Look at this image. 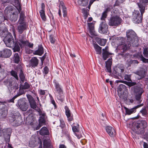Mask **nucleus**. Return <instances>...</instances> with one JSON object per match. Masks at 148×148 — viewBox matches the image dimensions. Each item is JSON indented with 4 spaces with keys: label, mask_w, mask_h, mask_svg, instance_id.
I'll use <instances>...</instances> for the list:
<instances>
[{
    "label": "nucleus",
    "mask_w": 148,
    "mask_h": 148,
    "mask_svg": "<svg viewBox=\"0 0 148 148\" xmlns=\"http://www.w3.org/2000/svg\"><path fill=\"white\" fill-rule=\"evenodd\" d=\"M27 97L31 107L32 108L37 110L38 112L39 115L40 116L39 120V123L38 125L36 128V130H38L45 123V114L44 112H42L37 106L35 100L32 96L29 95H27Z\"/></svg>",
    "instance_id": "obj_1"
},
{
    "label": "nucleus",
    "mask_w": 148,
    "mask_h": 148,
    "mask_svg": "<svg viewBox=\"0 0 148 148\" xmlns=\"http://www.w3.org/2000/svg\"><path fill=\"white\" fill-rule=\"evenodd\" d=\"M134 95L138 103H140L141 102V97L144 92V90L139 85L134 86L133 87Z\"/></svg>",
    "instance_id": "obj_2"
},
{
    "label": "nucleus",
    "mask_w": 148,
    "mask_h": 148,
    "mask_svg": "<svg viewBox=\"0 0 148 148\" xmlns=\"http://www.w3.org/2000/svg\"><path fill=\"white\" fill-rule=\"evenodd\" d=\"M147 123L145 121H138L136 125L135 130L138 134L144 133V129L147 126Z\"/></svg>",
    "instance_id": "obj_3"
},
{
    "label": "nucleus",
    "mask_w": 148,
    "mask_h": 148,
    "mask_svg": "<svg viewBox=\"0 0 148 148\" xmlns=\"http://www.w3.org/2000/svg\"><path fill=\"white\" fill-rule=\"evenodd\" d=\"M4 84L8 87L10 91L15 89L16 90L18 88V84L16 83H13V80L11 78H10L5 80L4 82Z\"/></svg>",
    "instance_id": "obj_4"
},
{
    "label": "nucleus",
    "mask_w": 148,
    "mask_h": 148,
    "mask_svg": "<svg viewBox=\"0 0 148 148\" xmlns=\"http://www.w3.org/2000/svg\"><path fill=\"white\" fill-rule=\"evenodd\" d=\"M126 36L127 37L128 42H129L130 45L133 44L135 40H137V37L134 31L130 29L128 30L126 32Z\"/></svg>",
    "instance_id": "obj_5"
},
{
    "label": "nucleus",
    "mask_w": 148,
    "mask_h": 148,
    "mask_svg": "<svg viewBox=\"0 0 148 148\" xmlns=\"http://www.w3.org/2000/svg\"><path fill=\"white\" fill-rule=\"evenodd\" d=\"M122 19L117 16H113L110 18L108 25L111 26H117L120 25L122 22Z\"/></svg>",
    "instance_id": "obj_6"
},
{
    "label": "nucleus",
    "mask_w": 148,
    "mask_h": 148,
    "mask_svg": "<svg viewBox=\"0 0 148 148\" xmlns=\"http://www.w3.org/2000/svg\"><path fill=\"white\" fill-rule=\"evenodd\" d=\"M16 106L23 111H26L28 108V105L27 100L25 98L19 99Z\"/></svg>",
    "instance_id": "obj_7"
},
{
    "label": "nucleus",
    "mask_w": 148,
    "mask_h": 148,
    "mask_svg": "<svg viewBox=\"0 0 148 148\" xmlns=\"http://www.w3.org/2000/svg\"><path fill=\"white\" fill-rule=\"evenodd\" d=\"M3 41L7 47H13L14 45V40L13 36L10 34H8L3 39Z\"/></svg>",
    "instance_id": "obj_8"
},
{
    "label": "nucleus",
    "mask_w": 148,
    "mask_h": 148,
    "mask_svg": "<svg viewBox=\"0 0 148 148\" xmlns=\"http://www.w3.org/2000/svg\"><path fill=\"white\" fill-rule=\"evenodd\" d=\"M143 16L141 15L139 11L134 12L132 14V20L134 23H140L142 20Z\"/></svg>",
    "instance_id": "obj_9"
},
{
    "label": "nucleus",
    "mask_w": 148,
    "mask_h": 148,
    "mask_svg": "<svg viewBox=\"0 0 148 148\" xmlns=\"http://www.w3.org/2000/svg\"><path fill=\"white\" fill-rule=\"evenodd\" d=\"M108 25L105 21H103L100 24L99 31L100 33L106 34L108 32Z\"/></svg>",
    "instance_id": "obj_10"
},
{
    "label": "nucleus",
    "mask_w": 148,
    "mask_h": 148,
    "mask_svg": "<svg viewBox=\"0 0 148 148\" xmlns=\"http://www.w3.org/2000/svg\"><path fill=\"white\" fill-rule=\"evenodd\" d=\"M21 36V38L20 37L18 38V43L20 47L22 46L23 45V46H28L30 48H32L34 46L33 44L27 41L24 40L23 38L24 37V36L22 35Z\"/></svg>",
    "instance_id": "obj_11"
},
{
    "label": "nucleus",
    "mask_w": 148,
    "mask_h": 148,
    "mask_svg": "<svg viewBox=\"0 0 148 148\" xmlns=\"http://www.w3.org/2000/svg\"><path fill=\"white\" fill-rule=\"evenodd\" d=\"M4 139L7 143L10 141V136L11 133V130L10 128L4 129L2 130Z\"/></svg>",
    "instance_id": "obj_12"
},
{
    "label": "nucleus",
    "mask_w": 148,
    "mask_h": 148,
    "mask_svg": "<svg viewBox=\"0 0 148 148\" xmlns=\"http://www.w3.org/2000/svg\"><path fill=\"white\" fill-rule=\"evenodd\" d=\"M124 79L125 80L128 81H131V82H128L125 81H122V80H117L116 81V83H119V82L123 83L125 84H128V85L129 86H132L136 84V83L135 82H132L131 80V75H125L124 76Z\"/></svg>",
    "instance_id": "obj_13"
},
{
    "label": "nucleus",
    "mask_w": 148,
    "mask_h": 148,
    "mask_svg": "<svg viewBox=\"0 0 148 148\" xmlns=\"http://www.w3.org/2000/svg\"><path fill=\"white\" fill-rule=\"evenodd\" d=\"M147 71L146 68H141L139 70L136 71L134 73L138 76L136 77V78L138 79L144 78L146 75Z\"/></svg>",
    "instance_id": "obj_14"
},
{
    "label": "nucleus",
    "mask_w": 148,
    "mask_h": 148,
    "mask_svg": "<svg viewBox=\"0 0 148 148\" xmlns=\"http://www.w3.org/2000/svg\"><path fill=\"white\" fill-rule=\"evenodd\" d=\"M11 54V50L7 49H5L2 51H0V57L8 58L10 57Z\"/></svg>",
    "instance_id": "obj_15"
},
{
    "label": "nucleus",
    "mask_w": 148,
    "mask_h": 148,
    "mask_svg": "<svg viewBox=\"0 0 148 148\" xmlns=\"http://www.w3.org/2000/svg\"><path fill=\"white\" fill-rule=\"evenodd\" d=\"M143 105V104L138 105L133 108L130 109L127 108L125 107V108L126 114L128 115H130L131 114L135 112L136 111V109L138 108H139Z\"/></svg>",
    "instance_id": "obj_16"
},
{
    "label": "nucleus",
    "mask_w": 148,
    "mask_h": 148,
    "mask_svg": "<svg viewBox=\"0 0 148 148\" xmlns=\"http://www.w3.org/2000/svg\"><path fill=\"white\" fill-rule=\"evenodd\" d=\"M39 60L36 57H32L29 62V65L32 67L35 68L37 66Z\"/></svg>",
    "instance_id": "obj_17"
},
{
    "label": "nucleus",
    "mask_w": 148,
    "mask_h": 148,
    "mask_svg": "<svg viewBox=\"0 0 148 148\" xmlns=\"http://www.w3.org/2000/svg\"><path fill=\"white\" fill-rule=\"evenodd\" d=\"M106 130L108 134L112 137L114 136L116 134L115 130L111 126H108L106 127Z\"/></svg>",
    "instance_id": "obj_18"
},
{
    "label": "nucleus",
    "mask_w": 148,
    "mask_h": 148,
    "mask_svg": "<svg viewBox=\"0 0 148 148\" xmlns=\"http://www.w3.org/2000/svg\"><path fill=\"white\" fill-rule=\"evenodd\" d=\"M64 108L65 110V114L68 120L69 121H72L73 120V114L71 113L70 110L67 106H65Z\"/></svg>",
    "instance_id": "obj_19"
},
{
    "label": "nucleus",
    "mask_w": 148,
    "mask_h": 148,
    "mask_svg": "<svg viewBox=\"0 0 148 148\" xmlns=\"http://www.w3.org/2000/svg\"><path fill=\"white\" fill-rule=\"evenodd\" d=\"M125 86L123 84H120L119 86L117 91L118 95L120 97H122L125 90Z\"/></svg>",
    "instance_id": "obj_20"
},
{
    "label": "nucleus",
    "mask_w": 148,
    "mask_h": 148,
    "mask_svg": "<svg viewBox=\"0 0 148 148\" xmlns=\"http://www.w3.org/2000/svg\"><path fill=\"white\" fill-rule=\"evenodd\" d=\"M19 24L17 27V30L19 34H22L23 31L26 28V23H18Z\"/></svg>",
    "instance_id": "obj_21"
},
{
    "label": "nucleus",
    "mask_w": 148,
    "mask_h": 148,
    "mask_svg": "<svg viewBox=\"0 0 148 148\" xmlns=\"http://www.w3.org/2000/svg\"><path fill=\"white\" fill-rule=\"evenodd\" d=\"M107 47H106L104 49H103L102 57L104 60H105L108 58L110 55H111L112 54L109 53L108 51Z\"/></svg>",
    "instance_id": "obj_22"
},
{
    "label": "nucleus",
    "mask_w": 148,
    "mask_h": 148,
    "mask_svg": "<svg viewBox=\"0 0 148 148\" xmlns=\"http://www.w3.org/2000/svg\"><path fill=\"white\" fill-rule=\"evenodd\" d=\"M43 145L44 148H53L51 140L49 138L44 140Z\"/></svg>",
    "instance_id": "obj_23"
},
{
    "label": "nucleus",
    "mask_w": 148,
    "mask_h": 148,
    "mask_svg": "<svg viewBox=\"0 0 148 148\" xmlns=\"http://www.w3.org/2000/svg\"><path fill=\"white\" fill-rule=\"evenodd\" d=\"M44 53V49L41 45L38 46V47L37 50L34 51L33 54L35 55L41 56Z\"/></svg>",
    "instance_id": "obj_24"
},
{
    "label": "nucleus",
    "mask_w": 148,
    "mask_h": 148,
    "mask_svg": "<svg viewBox=\"0 0 148 148\" xmlns=\"http://www.w3.org/2000/svg\"><path fill=\"white\" fill-rule=\"evenodd\" d=\"M59 8H62L63 12V16L64 17H65L67 15L66 9L65 7L63 2L61 1L60 2V5H59Z\"/></svg>",
    "instance_id": "obj_25"
},
{
    "label": "nucleus",
    "mask_w": 148,
    "mask_h": 148,
    "mask_svg": "<svg viewBox=\"0 0 148 148\" xmlns=\"http://www.w3.org/2000/svg\"><path fill=\"white\" fill-rule=\"evenodd\" d=\"M72 130L78 138L79 139L82 137V135L81 134H79V130L78 127L77 126H73V127Z\"/></svg>",
    "instance_id": "obj_26"
},
{
    "label": "nucleus",
    "mask_w": 148,
    "mask_h": 148,
    "mask_svg": "<svg viewBox=\"0 0 148 148\" xmlns=\"http://www.w3.org/2000/svg\"><path fill=\"white\" fill-rule=\"evenodd\" d=\"M127 48L128 47L126 45L124 44L119 45L117 47V49L119 50H121V52L123 53L125 52Z\"/></svg>",
    "instance_id": "obj_27"
},
{
    "label": "nucleus",
    "mask_w": 148,
    "mask_h": 148,
    "mask_svg": "<svg viewBox=\"0 0 148 148\" xmlns=\"http://www.w3.org/2000/svg\"><path fill=\"white\" fill-rule=\"evenodd\" d=\"M138 5L139 8V10L140 12L141 15L143 16V13L145 12V5L138 3Z\"/></svg>",
    "instance_id": "obj_28"
},
{
    "label": "nucleus",
    "mask_w": 148,
    "mask_h": 148,
    "mask_svg": "<svg viewBox=\"0 0 148 148\" xmlns=\"http://www.w3.org/2000/svg\"><path fill=\"white\" fill-rule=\"evenodd\" d=\"M39 133L41 135H48V131L46 127H43L39 131Z\"/></svg>",
    "instance_id": "obj_29"
},
{
    "label": "nucleus",
    "mask_w": 148,
    "mask_h": 148,
    "mask_svg": "<svg viewBox=\"0 0 148 148\" xmlns=\"http://www.w3.org/2000/svg\"><path fill=\"white\" fill-rule=\"evenodd\" d=\"M88 0H78V3L79 5L82 6H85L88 3Z\"/></svg>",
    "instance_id": "obj_30"
},
{
    "label": "nucleus",
    "mask_w": 148,
    "mask_h": 148,
    "mask_svg": "<svg viewBox=\"0 0 148 148\" xmlns=\"http://www.w3.org/2000/svg\"><path fill=\"white\" fill-rule=\"evenodd\" d=\"M96 41L99 44L102 46L105 45L106 42V40L99 38H98L96 39Z\"/></svg>",
    "instance_id": "obj_31"
},
{
    "label": "nucleus",
    "mask_w": 148,
    "mask_h": 148,
    "mask_svg": "<svg viewBox=\"0 0 148 148\" xmlns=\"http://www.w3.org/2000/svg\"><path fill=\"white\" fill-rule=\"evenodd\" d=\"M20 88H22L24 89H28L30 87V85L27 82H25L23 84H22L23 82H20Z\"/></svg>",
    "instance_id": "obj_32"
},
{
    "label": "nucleus",
    "mask_w": 148,
    "mask_h": 148,
    "mask_svg": "<svg viewBox=\"0 0 148 148\" xmlns=\"http://www.w3.org/2000/svg\"><path fill=\"white\" fill-rule=\"evenodd\" d=\"M10 19L11 21H17L18 18V15L17 14H15L14 13H13L12 14H10Z\"/></svg>",
    "instance_id": "obj_33"
},
{
    "label": "nucleus",
    "mask_w": 148,
    "mask_h": 148,
    "mask_svg": "<svg viewBox=\"0 0 148 148\" xmlns=\"http://www.w3.org/2000/svg\"><path fill=\"white\" fill-rule=\"evenodd\" d=\"M13 122L16 123V124L17 125H19L22 123L23 120L21 117L18 116L16 120H14Z\"/></svg>",
    "instance_id": "obj_34"
},
{
    "label": "nucleus",
    "mask_w": 148,
    "mask_h": 148,
    "mask_svg": "<svg viewBox=\"0 0 148 148\" xmlns=\"http://www.w3.org/2000/svg\"><path fill=\"white\" fill-rule=\"evenodd\" d=\"M55 85L56 91V93L62 92V90L61 89L60 86L58 83L56 82H55Z\"/></svg>",
    "instance_id": "obj_35"
},
{
    "label": "nucleus",
    "mask_w": 148,
    "mask_h": 148,
    "mask_svg": "<svg viewBox=\"0 0 148 148\" xmlns=\"http://www.w3.org/2000/svg\"><path fill=\"white\" fill-rule=\"evenodd\" d=\"M94 47L97 53L101 54V48L97 44H94Z\"/></svg>",
    "instance_id": "obj_36"
},
{
    "label": "nucleus",
    "mask_w": 148,
    "mask_h": 148,
    "mask_svg": "<svg viewBox=\"0 0 148 148\" xmlns=\"http://www.w3.org/2000/svg\"><path fill=\"white\" fill-rule=\"evenodd\" d=\"M56 94L58 99L61 101L62 102L64 100V96L62 92Z\"/></svg>",
    "instance_id": "obj_37"
},
{
    "label": "nucleus",
    "mask_w": 148,
    "mask_h": 148,
    "mask_svg": "<svg viewBox=\"0 0 148 148\" xmlns=\"http://www.w3.org/2000/svg\"><path fill=\"white\" fill-rule=\"evenodd\" d=\"M19 75L21 80V82H23L24 81L25 77L24 76L23 72V71L21 69H20V73Z\"/></svg>",
    "instance_id": "obj_38"
},
{
    "label": "nucleus",
    "mask_w": 148,
    "mask_h": 148,
    "mask_svg": "<svg viewBox=\"0 0 148 148\" xmlns=\"http://www.w3.org/2000/svg\"><path fill=\"white\" fill-rule=\"evenodd\" d=\"M40 13L42 19L44 21H45L46 18L44 10H41L40 11Z\"/></svg>",
    "instance_id": "obj_39"
},
{
    "label": "nucleus",
    "mask_w": 148,
    "mask_h": 148,
    "mask_svg": "<svg viewBox=\"0 0 148 148\" xmlns=\"http://www.w3.org/2000/svg\"><path fill=\"white\" fill-rule=\"evenodd\" d=\"M24 14L21 12L20 13V18L19 19V21H18V23H25L24 21Z\"/></svg>",
    "instance_id": "obj_40"
},
{
    "label": "nucleus",
    "mask_w": 148,
    "mask_h": 148,
    "mask_svg": "<svg viewBox=\"0 0 148 148\" xmlns=\"http://www.w3.org/2000/svg\"><path fill=\"white\" fill-rule=\"evenodd\" d=\"M89 33L91 36H90L89 35V36L92 38L97 36V34L95 32L94 29L90 30Z\"/></svg>",
    "instance_id": "obj_41"
},
{
    "label": "nucleus",
    "mask_w": 148,
    "mask_h": 148,
    "mask_svg": "<svg viewBox=\"0 0 148 148\" xmlns=\"http://www.w3.org/2000/svg\"><path fill=\"white\" fill-rule=\"evenodd\" d=\"M14 62L18 64L20 60L19 57L18 53H16L14 55Z\"/></svg>",
    "instance_id": "obj_42"
},
{
    "label": "nucleus",
    "mask_w": 148,
    "mask_h": 148,
    "mask_svg": "<svg viewBox=\"0 0 148 148\" xmlns=\"http://www.w3.org/2000/svg\"><path fill=\"white\" fill-rule=\"evenodd\" d=\"M23 90L24 89H22V88H20V86L19 92L16 95L17 96V97H18L19 96H20L21 95L25 93V91L24 90Z\"/></svg>",
    "instance_id": "obj_43"
},
{
    "label": "nucleus",
    "mask_w": 148,
    "mask_h": 148,
    "mask_svg": "<svg viewBox=\"0 0 148 148\" xmlns=\"http://www.w3.org/2000/svg\"><path fill=\"white\" fill-rule=\"evenodd\" d=\"M10 73L11 75L14 77L16 79H18L17 73L16 72L13 70H12L11 71Z\"/></svg>",
    "instance_id": "obj_44"
},
{
    "label": "nucleus",
    "mask_w": 148,
    "mask_h": 148,
    "mask_svg": "<svg viewBox=\"0 0 148 148\" xmlns=\"http://www.w3.org/2000/svg\"><path fill=\"white\" fill-rule=\"evenodd\" d=\"M13 47H14V51H20V47L16 43H14V45Z\"/></svg>",
    "instance_id": "obj_45"
},
{
    "label": "nucleus",
    "mask_w": 148,
    "mask_h": 148,
    "mask_svg": "<svg viewBox=\"0 0 148 148\" xmlns=\"http://www.w3.org/2000/svg\"><path fill=\"white\" fill-rule=\"evenodd\" d=\"M112 58H110L106 62V66H111L112 65Z\"/></svg>",
    "instance_id": "obj_46"
},
{
    "label": "nucleus",
    "mask_w": 148,
    "mask_h": 148,
    "mask_svg": "<svg viewBox=\"0 0 148 148\" xmlns=\"http://www.w3.org/2000/svg\"><path fill=\"white\" fill-rule=\"evenodd\" d=\"M36 142L35 138L32 137L31 138V140L29 142V143L32 144L33 146L35 145L36 144Z\"/></svg>",
    "instance_id": "obj_47"
},
{
    "label": "nucleus",
    "mask_w": 148,
    "mask_h": 148,
    "mask_svg": "<svg viewBox=\"0 0 148 148\" xmlns=\"http://www.w3.org/2000/svg\"><path fill=\"white\" fill-rule=\"evenodd\" d=\"M107 13L105 11H104L102 13L101 17V20H103V21H105L104 20L106 18L107 15Z\"/></svg>",
    "instance_id": "obj_48"
},
{
    "label": "nucleus",
    "mask_w": 148,
    "mask_h": 148,
    "mask_svg": "<svg viewBox=\"0 0 148 148\" xmlns=\"http://www.w3.org/2000/svg\"><path fill=\"white\" fill-rule=\"evenodd\" d=\"M49 40L51 43L54 44L55 41V39L53 35H50L49 36Z\"/></svg>",
    "instance_id": "obj_49"
},
{
    "label": "nucleus",
    "mask_w": 148,
    "mask_h": 148,
    "mask_svg": "<svg viewBox=\"0 0 148 148\" xmlns=\"http://www.w3.org/2000/svg\"><path fill=\"white\" fill-rule=\"evenodd\" d=\"M112 8L113 7L111 5H109L107 6V8L104 11L107 13L108 12L110 11L111 10Z\"/></svg>",
    "instance_id": "obj_50"
},
{
    "label": "nucleus",
    "mask_w": 148,
    "mask_h": 148,
    "mask_svg": "<svg viewBox=\"0 0 148 148\" xmlns=\"http://www.w3.org/2000/svg\"><path fill=\"white\" fill-rule=\"evenodd\" d=\"M139 56L141 60L143 61V62H148V59L144 58L142 55H140Z\"/></svg>",
    "instance_id": "obj_51"
},
{
    "label": "nucleus",
    "mask_w": 148,
    "mask_h": 148,
    "mask_svg": "<svg viewBox=\"0 0 148 148\" xmlns=\"http://www.w3.org/2000/svg\"><path fill=\"white\" fill-rule=\"evenodd\" d=\"M88 25L89 28V30L94 29V24L93 23H88Z\"/></svg>",
    "instance_id": "obj_52"
},
{
    "label": "nucleus",
    "mask_w": 148,
    "mask_h": 148,
    "mask_svg": "<svg viewBox=\"0 0 148 148\" xmlns=\"http://www.w3.org/2000/svg\"><path fill=\"white\" fill-rule=\"evenodd\" d=\"M140 112L142 113L143 116L146 115L147 114V111L146 109L144 108L140 110Z\"/></svg>",
    "instance_id": "obj_53"
},
{
    "label": "nucleus",
    "mask_w": 148,
    "mask_h": 148,
    "mask_svg": "<svg viewBox=\"0 0 148 148\" xmlns=\"http://www.w3.org/2000/svg\"><path fill=\"white\" fill-rule=\"evenodd\" d=\"M143 54L145 57L148 58V49H144Z\"/></svg>",
    "instance_id": "obj_54"
},
{
    "label": "nucleus",
    "mask_w": 148,
    "mask_h": 148,
    "mask_svg": "<svg viewBox=\"0 0 148 148\" xmlns=\"http://www.w3.org/2000/svg\"><path fill=\"white\" fill-rule=\"evenodd\" d=\"M60 126L62 128L65 126V124L63 120L62 119H60Z\"/></svg>",
    "instance_id": "obj_55"
},
{
    "label": "nucleus",
    "mask_w": 148,
    "mask_h": 148,
    "mask_svg": "<svg viewBox=\"0 0 148 148\" xmlns=\"http://www.w3.org/2000/svg\"><path fill=\"white\" fill-rule=\"evenodd\" d=\"M17 96L16 95L14 96L12 99H9L8 100V102L10 103H13L14 102V99L17 97Z\"/></svg>",
    "instance_id": "obj_56"
},
{
    "label": "nucleus",
    "mask_w": 148,
    "mask_h": 148,
    "mask_svg": "<svg viewBox=\"0 0 148 148\" xmlns=\"http://www.w3.org/2000/svg\"><path fill=\"white\" fill-rule=\"evenodd\" d=\"M148 2V0H140L138 3L145 5V4Z\"/></svg>",
    "instance_id": "obj_57"
},
{
    "label": "nucleus",
    "mask_w": 148,
    "mask_h": 148,
    "mask_svg": "<svg viewBox=\"0 0 148 148\" xmlns=\"http://www.w3.org/2000/svg\"><path fill=\"white\" fill-rule=\"evenodd\" d=\"M111 66H106V71L108 72L109 73H111Z\"/></svg>",
    "instance_id": "obj_58"
},
{
    "label": "nucleus",
    "mask_w": 148,
    "mask_h": 148,
    "mask_svg": "<svg viewBox=\"0 0 148 148\" xmlns=\"http://www.w3.org/2000/svg\"><path fill=\"white\" fill-rule=\"evenodd\" d=\"M49 71V69L47 66H46L44 69V73L45 74H47L48 73Z\"/></svg>",
    "instance_id": "obj_59"
},
{
    "label": "nucleus",
    "mask_w": 148,
    "mask_h": 148,
    "mask_svg": "<svg viewBox=\"0 0 148 148\" xmlns=\"http://www.w3.org/2000/svg\"><path fill=\"white\" fill-rule=\"evenodd\" d=\"M95 0H91L89 2V5L88 6V8L90 9L91 5L92 4Z\"/></svg>",
    "instance_id": "obj_60"
},
{
    "label": "nucleus",
    "mask_w": 148,
    "mask_h": 148,
    "mask_svg": "<svg viewBox=\"0 0 148 148\" xmlns=\"http://www.w3.org/2000/svg\"><path fill=\"white\" fill-rule=\"evenodd\" d=\"M112 14H117L118 13V11L117 10H113L112 12Z\"/></svg>",
    "instance_id": "obj_61"
},
{
    "label": "nucleus",
    "mask_w": 148,
    "mask_h": 148,
    "mask_svg": "<svg viewBox=\"0 0 148 148\" xmlns=\"http://www.w3.org/2000/svg\"><path fill=\"white\" fill-rule=\"evenodd\" d=\"M45 90H40V95H43L45 94Z\"/></svg>",
    "instance_id": "obj_62"
},
{
    "label": "nucleus",
    "mask_w": 148,
    "mask_h": 148,
    "mask_svg": "<svg viewBox=\"0 0 148 148\" xmlns=\"http://www.w3.org/2000/svg\"><path fill=\"white\" fill-rule=\"evenodd\" d=\"M51 103L52 104H53V105L54 106L55 108H56V104L55 101L51 99Z\"/></svg>",
    "instance_id": "obj_63"
},
{
    "label": "nucleus",
    "mask_w": 148,
    "mask_h": 148,
    "mask_svg": "<svg viewBox=\"0 0 148 148\" xmlns=\"http://www.w3.org/2000/svg\"><path fill=\"white\" fill-rule=\"evenodd\" d=\"M143 146L144 148H148V145L145 142H144V143Z\"/></svg>",
    "instance_id": "obj_64"
}]
</instances>
